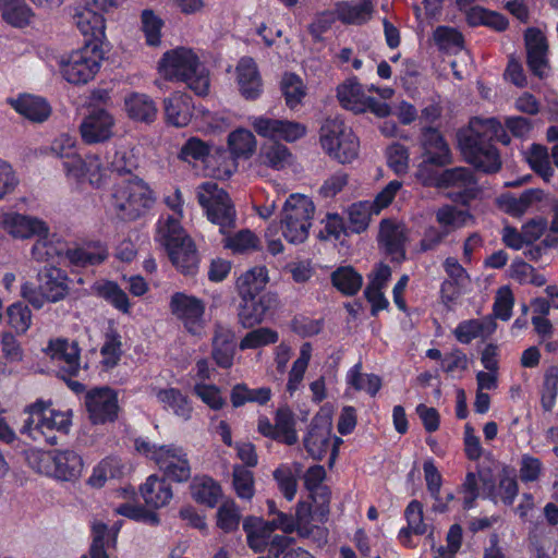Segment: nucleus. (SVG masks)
Here are the masks:
<instances>
[{"mask_svg":"<svg viewBox=\"0 0 558 558\" xmlns=\"http://www.w3.org/2000/svg\"><path fill=\"white\" fill-rule=\"evenodd\" d=\"M499 133V141L508 145L510 137L497 118H475L468 131L458 133L459 148L465 161L481 172H498L501 169V159L498 148L494 145V136Z\"/></svg>","mask_w":558,"mask_h":558,"instance_id":"obj_1","label":"nucleus"},{"mask_svg":"<svg viewBox=\"0 0 558 558\" xmlns=\"http://www.w3.org/2000/svg\"><path fill=\"white\" fill-rule=\"evenodd\" d=\"M150 187L138 177L123 178L113 186L110 208L122 221H134L144 216L154 205Z\"/></svg>","mask_w":558,"mask_h":558,"instance_id":"obj_2","label":"nucleus"},{"mask_svg":"<svg viewBox=\"0 0 558 558\" xmlns=\"http://www.w3.org/2000/svg\"><path fill=\"white\" fill-rule=\"evenodd\" d=\"M158 240L167 248L172 264L184 275L193 276L198 268V255L193 240L185 233L178 218L160 219Z\"/></svg>","mask_w":558,"mask_h":558,"instance_id":"obj_3","label":"nucleus"},{"mask_svg":"<svg viewBox=\"0 0 558 558\" xmlns=\"http://www.w3.org/2000/svg\"><path fill=\"white\" fill-rule=\"evenodd\" d=\"M159 70L166 80L185 82L197 95L208 92L209 78L205 68L191 49L177 48L166 52Z\"/></svg>","mask_w":558,"mask_h":558,"instance_id":"obj_4","label":"nucleus"},{"mask_svg":"<svg viewBox=\"0 0 558 558\" xmlns=\"http://www.w3.org/2000/svg\"><path fill=\"white\" fill-rule=\"evenodd\" d=\"M135 450L156 463L163 478L178 483L187 482L192 470L186 451L174 444L156 446L144 438L134 440Z\"/></svg>","mask_w":558,"mask_h":558,"instance_id":"obj_5","label":"nucleus"},{"mask_svg":"<svg viewBox=\"0 0 558 558\" xmlns=\"http://www.w3.org/2000/svg\"><path fill=\"white\" fill-rule=\"evenodd\" d=\"M28 465L37 473L53 476L62 481H73L81 476L83 471L82 457L72 449L26 451Z\"/></svg>","mask_w":558,"mask_h":558,"instance_id":"obj_6","label":"nucleus"},{"mask_svg":"<svg viewBox=\"0 0 558 558\" xmlns=\"http://www.w3.org/2000/svg\"><path fill=\"white\" fill-rule=\"evenodd\" d=\"M315 213L313 201L302 194H291L280 213L282 236L290 243H303L310 233Z\"/></svg>","mask_w":558,"mask_h":558,"instance_id":"obj_7","label":"nucleus"},{"mask_svg":"<svg viewBox=\"0 0 558 558\" xmlns=\"http://www.w3.org/2000/svg\"><path fill=\"white\" fill-rule=\"evenodd\" d=\"M196 196L208 220L219 226L220 233L228 234L235 228L236 211L229 194L216 182L198 185Z\"/></svg>","mask_w":558,"mask_h":558,"instance_id":"obj_8","label":"nucleus"},{"mask_svg":"<svg viewBox=\"0 0 558 558\" xmlns=\"http://www.w3.org/2000/svg\"><path fill=\"white\" fill-rule=\"evenodd\" d=\"M332 415L331 411L324 407L312 418L307 432L303 438V446L313 459L322 460L330 453L329 464L331 465L337 457L342 439L331 436Z\"/></svg>","mask_w":558,"mask_h":558,"instance_id":"obj_9","label":"nucleus"},{"mask_svg":"<svg viewBox=\"0 0 558 558\" xmlns=\"http://www.w3.org/2000/svg\"><path fill=\"white\" fill-rule=\"evenodd\" d=\"M26 411L28 418L25 421L22 433H27L33 438H36L35 433H39L50 445L57 444V437L49 433L57 430L66 434L71 425L69 412L53 409L51 402L37 401L27 407Z\"/></svg>","mask_w":558,"mask_h":558,"instance_id":"obj_10","label":"nucleus"},{"mask_svg":"<svg viewBox=\"0 0 558 558\" xmlns=\"http://www.w3.org/2000/svg\"><path fill=\"white\" fill-rule=\"evenodd\" d=\"M102 52L97 43L88 41L82 48L72 51L61 63L63 77L72 84H85L99 71Z\"/></svg>","mask_w":558,"mask_h":558,"instance_id":"obj_11","label":"nucleus"},{"mask_svg":"<svg viewBox=\"0 0 558 558\" xmlns=\"http://www.w3.org/2000/svg\"><path fill=\"white\" fill-rule=\"evenodd\" d=\"M440 190H450L446 197L452 203L469 207L481 194L478 180L468 167H453L442 170Z\"/></svg>","mask_w":558,"mask_h":558,"instance_id":"obj_12","label":"nucleus"},{"mask_svg":"<svg viewBox=\"0 0 558 558\" xmlns=\"http://www.w3.org/2000/svg\"><path fill=\"white\" fill-rule=\"evenodd\" d=\"M170 308L189 332L197 336L203 332L205 303L202 300L177 292L171 296Z\"/></svg>","mask_w":558,"mask_h":558,"instance_id":"obj_13","label":"nucleus"},{"mask_svg":"<svg viewBox=\"0 0 558 558\" xmlns=\"http://www.w3.org/2000/svg\"><path fill=\"white\" fill-rule=\"evenodd\" d=\"M63 168L66 175L77 181L87 180L90 185L101 187L110 175V167L97 155H88L85 159L75 158L64 161Z\"/></svg>","mask_w":558,"mask_h":558,"instance_id":"obj_14","label":"nucleus"},{"mask_svg":"<svg viewBox=\"0 0 558 558\" xmlns=\"http://www.w3.org/2000/svg\"><path fill=\"white\" fill-rule=\"evenodd\" d=\"M85 405L94 424L113 422L118 417V397L109 387L89 390L85 396Z\"/></svg>","mask_w":558,"mask_h":558,"instance_id":"obj_15","label":"nucleus"},{"mask_svg":"<svg viewBox=\"0 0 558 558\" xmlns=\"http://www.w3.org/2000/svg\"><path fill=\"white\" fill-rule=\"evenodd\" d=\"M114 118L102 108H93L80 124V134L85 144L109 141L113 135Z\"/></svg>","mask_w":558,"mask_h":558,"instance_id":"obj_16","label":"nucleus"},{"mask_svg":"<svg viewBox=\"0 0 558 558\" xmlns=\"http://www.w3.org/2000/svg\"><path fill=\"white\" fill-rule=\"evenodd\" d=\"M47 354L59 367L58 374L62 379L76 377L81 372L80 348L74 341L66 339L51 340Z\"/></svg>","mask_w":558,"mask_h":558,"instance_id":"obj_17","label":"nucleus"},{"mask_svg":"<svg viewBox=\"0 0 558 558\" xmlns=\"http://www.w3.org/2000/svg\"><path fill=\"white\" fill-rule=\"evenodd\" d=\"M252 126L259 136L283 140L289 143L295 142L306 134V126L302 123L266 117L254 118Z\"/></svg>","mask_w":558,"mask_h":558,"instance_id":"obj_18","label":"nucleus"},{"mask_svg":"<svg viewBox=\"0 0 558 558\" xmlns=\"http://www.w3.org/2000/svg\"><path fill=\"white\" fill-rule=\"evenodd\" d=\"M420 143L425 163L442 168L452 162L450 147L437 128L423 126L421 129Z\"/></svg>","mask_w":558,"mask_h":558,"instance_id":"obj_19","label":"nucleus"},{"mask_svg":"<svg viewBox=\"0 0 558 558\" xmlns=\"http://www.w3.org/2000/svg\"><path fill=\"white\" fill-rule=\"evenodd\" d=\"M320 142L328 155L340 163L348 161V140L345 135V120L343 118L327 119L320 129Z\"/></svg>","mask_w":558,"mask_h":558,"instance_id":"obj_20","label":"nucleus"},{"mask_svg":"<svg viewBox=\"0 0 558 558\" xmlns=\"http://www.w3.org/2000/svg\"><path fill=\"white\" fill-rule=\"evenodd\" d=\"M278 304L277 295L274 293H264L259 296L242 298L239 308L238 319L243 328H252L260 324L266 314L274 310Z\"/></svg>","mask_w":558,"mask_h":558,"instance_id":"obj_21","label":"nucleus"},{"mask_svg":"<svg viewBox=\"0 0 558 558\" xmlns=\"http://www.w3.org/2000/svg\"><path fill=\"white\" fill-rule=\"evenodd\" d=\"M0 223L4 231L19 239L48 234V227L44 221L17 213L3 214L0 217Z\"/></svg>","mask_w":558,"mask_h":558,"instance_id":"obj_22","label":"nucleus"},{"mask_svg":"<svg viewBox=\"0 0 558 558\" xmlns=\"http://www.w3.org/2000/svg\"><path fill=\"white\" fill-rule=\"evenodd\" d=\"M377 241L385 253L391 256V262L401 263L405 259L407 236L403 230L392 220H381Z\"/></svg>","mask_w":558,"mask_h":558,"instance_id":"obj_23","label":"nucleus"},{"mask_svg":"<svg viewBox=\"0 0 558 558\" xmlns=\"http://www.w3.org/2000/svg\"><path fill=\"white\" fill-rule=\"evenodd\" d=\"M235 336L232 329L215 323L211 339V357L221 368H230L233 365L235 354Z\"/></svg>","mask_w":558,"mask_h":558,"instance_id":"obj_24","label":"nucleus"},{"mask_svg":"<svg viewBox=\"0 0 558 558\" xmlns=\"http://www.w3.org/2000/svg\"><path fill=\"white\" fill-rule=\"evenodd\" d=\"M73 22L84 36H89L92 43H99L105 38L106 23L102 11L96 10L86 3L73 15Z\"/></svg>","mask_w":558,"mask_h":558,"instance_id":"obj_25","label":"nucleus"},{"mask_svg":"<svg viewBox=\"0 0 558 558\" xmlns=\"http://www.w3.org/2000/svg\"><path fill=\"white\" fill-rule=\"evenodd\" d=\"M236 77L240 92L247 100L258 98L263 92V83L255 61L242 58L236 65Z\"/></svg>","mask_w":558,"mask_h":558,"instance_id":"obj_26","label":"nucleus"},{"mask_svg":"<svg viewBox=\"0 0 558 558\" xmlns=\"http://www.w3.org/2000/svg\"><path fill=\"white\" fill-rule=\"evenodd\" d=\"M165 117L168 124L177 128L187 125L193 117L192 98L175 92L163 100Z\"/></svg>","mask_w":558,"mask_h":558,"instance_id":"obj_27","label":"nucleus"},{"mask_svg":"<svg viewBox=\"0 0 558 558\" xmlns=\"http://www.w3.org/2000/svg\"><path fill=\"white\" fill-rule=\"evenodd\" d=\"M40 289L49 302L63 300L70 291L69 277L64 270L54 266H47L39 272Z\"/></svg>","mask_w":558,"mask_h":558,"instance_id":"obj_28","label":"nucleus"},{"mask_svg":"<svg viewBox=\"0 0 558 558\" xmlns=\"http://www.w3.org/2000/svg\"><path fill=\"white\" fill-rule=\"evenodd\" d=\"M9 102L16 112L32 122L41 123L51 113L49 104L38 96L23 95L16 99H10Z\"/></svg>","mask_w":558,"mask_h":558,"instance_id":"obj_29","label":"nucleus"},{"mask_svg":"<svg viewBox=\"0 0 558 558\" xmlns=\"http://www.w3.org/2000/svg\"><path fill=\"white\" fill-rule=\"evenodd\" d=\"M124 109L130 119L144 123H151L157 117V107L154 100L141 93H131L124 98Z\"/></svg>","mask_w":558,"mask_h":558,"instance_id":"obj_30","label":"nucleus"},{"mask_svg":"<svg viewBox=\"0 0 558 558\" xmlns=\"http://www.w3.org/2000/svg\"><path fill=\"white\" fill-rule=\"evenodd\" d=\"M145 504L151 508H160L172 499V488L166 478L150 475L141 487Z\"/></svg>","mask_w":558,"mask_h":558,"instance_id":"obj_31","label":"nucleus"},{"mask_svg":"<svg viewBox=\"0 0 558 558\" xmlns=\"http://www.w3.org/2000/svg\"><path fill=\"white\" fill-rule=\"evenodd\" d=\"M544 191L541 189H527L519 197L504 194L499 198L500 207L512 217L522 216L534 203L542 202Z\"/></svg>","mask_w":558,"mask_h":558,"instance_id":"obj_32","label":"nucleus"},{"mask_svg":"<svg viewBox=\"0 0 558 558\" xmlns=\"http://www.w3.org/2000/svg\"><path fill=\"white\" fill-rule=\"evenodd\" d=\"M157 400L165 409L171 410L173 414L189 421L192 417L193 407L184 393L177 388L159 389L156 393Z\"/></svg>","mask_w":558,"mask_h":558,"instance_id":"obj_33","label":"nucleus"},{"mask_svg":"<svg viewBox=\"0 0 558 558\" xmlns=\"http://www.w3.org/2000/svg\"><path fill=\"white\" fill-rule=\"evenodd\" d=\"M259 160L262 165L279 171L291 166L294 157L286 145L276 141L262 146Z\"/></svg>","mask_w":558,"mask_h":558,"instance_id":"obj_34","label":"nucleus"},{"mask_svg":"<svg viewBox=\"0 0 558 558\" xmlns=\"http://www.w3.org/2000/svg\"><path fill=\"white\" fill-rule=\"evenodd\" d=\"M108 257L107 250L100 245L75 246L68 250L66 260L76 267H87L101 264Z\"/></svg>","mask_w":558,"mask_h":558,"instance_id":"obj_35","label":"nucleus"},{"mask_svg":"<svg viewBox=\"0 0 558 558\" xmlns=\"http://www.w3.org/2000/svg\"><path fill=\"white\" fill-rule=\"evenodd\" d=\"M69 245L61 239H48L47 234L39 236L32 248V257L37 262H49L54 258H65Z\"/></svg>","mask_w":558,"mask_h":558,"instance_id":"obj_36","label":"nucleus"},{"mask_svg":"<svg viewBox=\"0 0 558 558\" xmlns=\"http://www.w3.org/2000/svg\"><path fill=\"white\" fill-rule=\"evenodd\" d=\"M193 499L210 508L215 507L221 496V488L217 482L208 476H197L193 480L191 486Z\"/></svg>","mask_w":558,"mask_h":558,"instance_id":"obj_37","label":"nucleus"},{"mask_svg":"<svg viewBox=\"0 0 558 558\" xmlns=\"http://www.w3.org/2000/svg\"><path fill=\"white\" fill-rule=\"evenodd\" d=\"M0 12L2 19L14 27L26 26L33 16L25 0H0Z\"/></svg>","mask_w":558,"mask_h":558,"instance_id":"obj_38","label":"nucleus"},{"mask_svg":"<svg viewBox=\"0 0 558 558\" xmlns=\"http://www.w3.org/2000/svg\"><path fill=\"white\" fill-rule=\"evenodd\" d=\"M275 427L277 441L283 442L288 446H292L298 442L294 413L288 407H281L277 410Z\"/></svg>","mask_w":558,"mask_h":558,"instance_id":"obj_39","label":"nucleus"},{"mask_svg":"<svg viewBox=\"0 0 558 558\" xmlns=\"http://www.w3.org/2000/svg\"><path fill=\"white\" fill-rule=\"evenodd\" d=\"M268 281L265 267H254L238 279V289L241 298L257 295Z\"/></svg>","mask_w":558,"mask_h":558,"instance_id":"obj_40","label":"nucleus"},{"mask_svg":"<svg viewBox=\"0 0 558 558\" xmlns=\"http://www.w3.org/2000/svg\"><path fill=\"white\" fill-rule=\"evenodd\" d=\"M271 390L267 387L250 389L244 384L235 385L231 390V403L234 408L244 405L246 402H256L265 404L270 400Z\"/></svg>","mask_w":558,"mask_h":558,"instance_id":"obj_41","label":"nucleus"},{"mask_svg":"<svg viewBox=\"0 0 558 558\" xmlns=\"http://www.w3.org/2000/svg\"><path fill=\"white\" fill-rule=\"evenodd\" d=\"M311 356L312 345L310 342H304L300 349V355L293 362L292 368L289 373L287 390L290 395H293L299 389L307 369Z\"/></svg>","mask_w":558,"mask_h":558,"instance_id":"obj_42","label":"nucleus"},{"mask_svg":"<svg viewBox=\"0 0 558 558\" xmlns=\"http://www.w3.org/2000/svg\"><path fill=\"white\" fill-rule=\"evenodd\" d=\"M93 291L97 295L110 302L116 308L122 311L123 313L129 312V298L117 283L112 281L96 282L93 286Z\"/></svg>","mask_w":558,"mask_h":558,"instance_id":"obj_43","label":"nucleus"},{"mask_svg":"<svg viewBox=\"0 0 558 558\" xmlns=\"http://www.w3.org/2000/svg\"><path fill=\"white\" fill-rule=\"evenodd\" d=\"M558 396V367L549 366L544 374V380L541 388V405L545 412H550Z\"/></svg>","mask_w":558,"mask_h":558,"instance_id":"obj_44","label":"nucleus"},{"mask_svg":"<svg viewBox=\"0 0 558 558\" xmlns=\"http://www.w3.org/2000/svg\"><path fill=\"white\" fill-rule=\"evenodd\" d=\"M527 162L531 169L545 182H549L554 175V169L549 162L547 148L541 144H532Z\"/></svg>","mask_w":558,"mask_h":558,"instance_id":"obj_45","label":"nucleus"},{"mask_svg":"<svg viewBox=\"0 0 558 558\" xmlns=\"http://www.w3.org/2000/svg\"><path fill=\"white\" fill-rule=\"evenodd\" d=\"M302 472L301 465L295 463V474L288 465H280L274 471V478L276 480L280 492L287 500L291 501L298 487L296 476Z\"/></svg>","mask_w":558,"mask_h":558,"instance_id":"obj_46","label":"nucleus"},{"mask_svg":"<svg viewBox=\"0 0 558 558\" xmlns=\"http://www.w3.org/2000/svg\"><path fill=\"white\" fill-rule=\"evenodd\" d=\"M122 475V464L117 458L104 459L95 469L88 483L94 487H101L109 478Z\"/></svg>","mask_w":558,"mask_h":558,"instance_id":"obj_47","label":"nucleus"},{"mask_svg":"<svg viewBox=\"0 0 558 558\" xmlns=\"http://www.w3.org/2000/svg\"><path fill=\"white\" fill-rule=\"evenodd\" d=\"M228 144L231 153L236 157H248L256 147L255 136L251 131L244 129L230 133Z\"/></svg>","mask_w":558,"mask_h":558,"instance_id":"obj_48","label":"nucleus"},{"mask_svg":"<svg viewBox=\"0 0 558 558\" xmlns=\"http://www.w3.org/2000/svg\"><path fill=\"white\" fill-rule=\"evenodd\" d=\"M102 364L107 368L114 367L122 355L121 336L114 329H109L105 335V342L101 347Z\"/></svg>","mask_w":558,"mask_h":558,"instance_id":"obj_49","label":"nucleus"},{"mask_svg":"<svg viewBox=\"0 0 558 558\" xmlns=\"http://www.w3.org/2000/svg\"><path fill=\"white\" fill-rule=\"evenodd\" d=\"M280 85L287 106L290 109L295 108L305 96L302 80L293 73H286Z\"/></svg>","mask_w":558,"mask_h":558,"instance_id":"obj_50","label":"nucleus"},{"mask_svg":"<svg viewBox=\"0 0 558 558\" xmlns=\"http://www.w3.org/2000/svg\"><path fill=\"white\" fill-rule=\"evenodd\" d=\"M232 476V484L236 496L244 500H251L255 494L253 472L242 465H235Z\"/></svg>","mask_w":558,"mask_h":558,"instance_id":"obj_51","label":"nucleus"},{"mask_svg":"<svg viewBox=\"0 0 558 558\" xmlns=\"http://www.w3.org/2000/svg\"><path fill=\"white\" fill-rule=\"evenodd\" d=\"M279 340V335L276 330L268 327H260L248 331L240 341V349H257L268 344L276 343Z\"/></svg>","mask_w":558,"mask_h":558,"instance_id":"obj_52","label":"nucleus"},{"mask_svg":"<svg viewBox=\"0 0 558 558\" xmlns=\"http://www.w3.org/2000/svg\"><path fill=\"white\" fill-rule=\"evenodd\" d=\"M434 41L439 50H448L450 48H463L464 37L462 33L451 26H437L433 33Z\"/></svg>","mask_w":558,"mask_h":558,"instance_id":"obj_53","label":"nucleus"},{"mask_svg":"<svg viewBox=\"0 0 558 558\" xmlns=\"http://www.w3.org/2000/svg\"><path fill=\"white\" fill-rule=\"evenodd\" d=\"M142 29L149 46H158L160 44L161 27L163 21L150 9H145L141 14Z\"/></svg>","mask_w":558,"mask_h":558,"instance_id":"obj_54","label":"nucleus"},{"mask_svg":"<svg viewBox=\"0 0 558 558\" xmlns=\"http://www.w3.org/2000/svg\"><path fill=\"white\" fill-rule=\"evenodd\" d=\"M387 165L398 175L405 174L409 169V149L400 144L392 143L386 150Z\"/></svg>","mask_w":558,"mask_h":558,"instance_id":"obj_55","label":"nucleus"},{"mask_svg":"<svg viewBox=\"0 0 558 558\" xmlns=\"http://www.w3.org/2000/svg\"><path fill=\"white\" fill-rule=\"evenodd\" d=\"M9 325L16 333H24L32 324V312L28 306L22 302L10 305L7 310Z\"/></svg>","mask_w":558,"mask_h":558,"instance_id":"obj_56","label":"nucleus"},{"mask_svg":"<svg viewBox=\"0 0 558 558\" xmlns=\"http://www.w3.org/2000/svg\"><path fill=\"white\" fill-rule=\"evenodd\" d=\"M497 488L502 502L506 506H511L519 493L517 475L513 469H502Z\"/></svg>","mask_w":558,"mask_h":558,"instance_id":"obj_57","label":"nucleus"},{"mask_svg":"<svg viewBox=\"0 0 558 558\" xmlns=\"http://www.w3.org/2000/svg\"><path fill=\"white\" fill-rule=\"evenodd\" d=\"M226 235L223 240L225 246L238 253L255 250L259 243L258 238L248 229L240 230L233 235L229 233Z\"/></svg>","mask_w":558,"mask_h":558,"instance_id":"obj_58","label":"nucleus"},{"mask_svg":"<svg viewBox=\"0 0 558 558\" xmlns=\"http://www.w3.org/2000/svg\"><path fill=\"white\" fill-rule=\"evenodd\" d=\"M514 296L509 286H502L497 290L493 304V313L496 318L507 322L512 316Z\"/></svg>","mask_w":558,"mask_h":558,"instance_id":"obj_59","label":"nucleus"},{"mask_svg":"<svg viewBox=\"0 0 558 558\" xmlns=\"http://www.w3.org/2000/svg\"><path fill=\"white\" fill-rule=\"evenodd\" d=\"M218 526L225 532H231L239 527L241 512L233 500L225 501L217 512Z\"/></svg>","mask_w":558,"mask_h":558,"instance_id":"obj_60","label":"nucleus"},{"mask_svg":"<svg viewBox=\"0 0 558 558\" xmlns=\"http://www.w3.org/2000/svg\"><path fill=\"white\" fill-rule=\"evenodd\" d=\"M293 518L296 522L298 533L303 537L310 536L313 532V521H317L313 506L305 501H300Z\"/></svg>","mask_w":558,"mask_h":558,"instance_id":"obj_61","label":"nucleus"},{"mask_svg":"<svg viewBox=\"0 0 558 558\" xmlns=\"http://www.w3.org/2000/svg\"><path fill=\"white\" fill-rule=\"evenodd\" d=\"M369 201L351 204V232L361 233L369 225L374 208H368Z\"/></svg>","mask_w":558,"mask_h":558,"instance_id":"obj_62","label":"nucleus"},{"mask_svg":"<svg viewBox=\"0 0 558 558\" xmlns=\"http://www.w3.org/2000/svg\"><path fill=\"white\" fill-rule=\"evenodd\" d=\"M484 331V322L472 318L460 322L453 330V333L460 343L469 344L472 340L482 336Z\"/></svg>","mask_w":558,"mask_h":558,"instance_id":"obj_63","label":"nucleus"},{"mask_svg":"<svg viewBox=\"0 0 558 558\" xmlns=\"http://www.w3.org/2000/svg\"><path fill=\"white\" fill-rule=\"evenodd\" d=\"M194 392L211 410L218 411L226 405L221 390L215 385L196 384L194 386Z\"/></svg>","mask_w":558,"mask_h":558,"instance_id":"obj_64","label":"nucleus"}]
</instances>
